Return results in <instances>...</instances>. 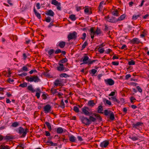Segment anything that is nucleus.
I'll use <instances>...</instances> for the list:
<instances>
[{"instance_id": "f257e3e1", "label": "nucleus", "mask_w": 149, "mask_h": 149, "mask_svg": "<svg viewBox=\"0 0 149 149\" xmlns=\"http://www.w3.org/2000/svg\"><path fill=\"white\" fill-rule=\"evenodd\" d=\"M86 116H83L81 120L82 123L86 125H89L92 123H94L97 121L99 122L102 121V118L100 115L94 112H81Z\"/></svg>"}, {"instance_id": "f03ea898", "label": "nucleus", "mask_w": 149, "mask_h": 149, "mask_svg": "<svg viewBox=\"0 0 149 149\" xmlns=\"http://www.w3.org/2000/svg\"><path fill=\"white\" fill-rule=\"evenodd\" d=\"M26 79L28 82H34L35 83L40 81V79L37 76L34 75L29 77L28 76L26 77Z\"/></svg>"}, {"instance_id": "7ed1b4c3", "label": "nucleus", "mask_w": 149, "mask_h": 149, "mask_svg": "<svg viewBox=\"0 0 149 149\" xmlns=\"http://www.w3.org/2000/svg\"><path fill=\"white\" fill-rule=\"evenodd\" d=\"M91 35L92 39H93L95 35L96 34L97 35H98L101 33V31L100 29L98 27H97L96 30L94 31L93 28H91L90 29Z\"/></svg>"}, {"instance_id": "20e7f679", "label": "nucleus", "mask_w": 149, "mask_h": 149, "mask_svg": "<svg viewBox=\"0 0 149 149\" xmlns=\"http://www.w3.org/2000/svg\"><path fill=\"white\" fill-rule=\"evenodd\" d=\"M17 131L19 134H22L21 137H24L26 136L27 133L29 132V130L26 128L24 129L23 127H20L18 128Z\"/></svg>"}, {"instance_id": "39448f33", "label": "nucleus", "mask_w": 149, "mask_h": 149, "mask_svg": "<svg viewBox=\"0 0 149 149\" xmlns=\"http://www.w3.org/2000/svg\"><path fill=\"white\" fill-rule=\"evenodd\" d=\"M104 19L107 21L109 22L113 23L117 22L116 18L113 17H110L108 15L105 17Z\"/></svg>"}, {"instance_id": "423d86ee", "label": "nucleus", "mask_w": 149, "mask_h": 149, "mask_svg": "<svg viewBox=\"0 0 149 149\" xmlns=\"http://www.w3.org/2000/svg\"><path fill=\"white\" fill-rule=\"evenodd\" d=\"M77 33L75 31L69 33L67 37L68 40L69 41L71 39H75L77 37Z\"/></svg>"}, {"instance_id": "0eeeda50", "label": "nucleus", "mask_w": 149, "mask_h": 149, "mask_svg": "<svg viewBox=\"0 0 149 149\" xmlns=\"http://www.w3.org/2000/svg\"><path fill=\"white\" fill-rule=\"evenodd\" d=\"M104 115L108 118H109L111 120H114L115 119L114 115L111 112H104Z\"/></svg>"}, {"instance_id": "6e6552de", "label": "nucleus", "mask_w": 149, "mask_h": 149, "mask_svg": "<svg viewBox=\"0 0 149 149\" xmlns=\"http://www.w3.org/2000/svg\"><path fill=\"white\" fill-rule=\"evenodd\" d=\"M51 3L56 6L57 9L59 10H61V3L56 0H52Z\"/></svg>"}, {"instance_id": "1a4fd4ad", "label": "nucleus", "mask_w": 149, "mask_h": 149, "mask_svg": "<svg viewBox=\"0 0 149 149\" xmlns=\"http://www.w3.org/2000/svg\"><path fill=\"white\" fill-rule=\"evenodd\" d=\"M130 42L132 44H138L141 42L140 40L138 38H135L130 40Z\"/></svg>"}, {"instance_id": "9d476101", "label": "nucleus", "mask_w": 149, "mask_h": 149, "mask_svg": "<svg viewBox=\"0 0 149 149\" xmlns=\"http://www.w3.org/2000/svg\"><path fill=\"white\" fill-rule=\"evenodd\" d=\"M104 81L106 84L109 86L113 85L115 83L114 81L111 79H106Z\"/></svg>"}, {"instance_id": "9b49d317", "label": "nucleus", "mask_w": 149, "mask_h": 149, "mask_svg": "<svg viewBox=\"0 0 149 149\" xmlns=\"http://www.w3.org/2000/svg\"><path fill=\"white\" fill-rule=\"evenodd\" d=\"M89 60V57L87 56H85L82 58V59L81 61H82L83 62L81 63L80 65H84L87 64V62Z\"/></svg>"}, {"instance_id": "f8f14e48", "label": "nucleus", "mask_w": 149, "mask_h": 149, "mask_svg": "<svg viewBox=\"0 0 149 149\" xmlns=\"http://www.w3.org/2000/svg\"><path fill=\"white\" fill-rule=\"evenodd\" d=\"M54 84L55 86H63L62 82L61 80L60 79H56L54 82Z\"/></svg>"}, {"instance_id": "ddd939ff", "label": "nucleus", "mask_w": 149, "mask_h": 149, "mask_svg": "<svg viewBox=\"0 0 149 149\" xmlns=\"http://www.w3.org/2000/svg\"><path fill=\"white\" fill-rule=\"evenodd\" d=\"M58 65H59V66H58L57 67V70L60 71H63L65 70V68L64 67V65L63 64L58 63Z\"/></svg>"}, {"instance_id": "4468645a", "label": "nucleus", "mask_w": 149, "mask_h": 149, "mask_svg": "<svg viewBox=\"0 0 149 149\" xmlns=\"http://www.w3.org/2000/svg\"><path fill=\"white\" fill-rule=\"evenodd\" d=\"M143 123L140 122H137L136 123H133L132 125V126L133 128L138 129L139 126L142 125Z\"/></svg>"}, {"instance_id": "2eb2a0df", "label": "nucleus", "mask_w": 149, "mask_h": 149, "mask_svg": "<svg viewBox=\"0 0 149 149\" xmlns=\"http://www.w3.org/2000/svg\"><path fill=\"white\" fill-rule=\"evenodd\" d=\"M51 106L49 104H47L44 107V111L45 112H49L51 111Z\"/></svg>"}, {"instance_id": "dca6fc26", "label": "nucleus", "mask_w": 149, "mask_h": 149, "mask_svg": "<svg viewBox=\"0 0 149 149\" xmlns=\"http://www.w3.org/2000/svg\"><path fill=\"white\" fill-rule=\"evenodd\" d=\"M109 141H105L100 143V146L101 147L106 148L109 145Z\"/></svg>"}, {"instance_id": "f3484780", "label": "nucleus", "mask_w": 149, "mask_h": 149, "mask_svg": "<svg viewBox=\"0 0 149 149\" xmlns=\"http://www.w3.org/2000/svg\"><path fill=\"white\" fill-rule=\"evenodd\" d=\"M45 14L46 15L50 16L51 17H53L54 15V13L51 10L47 11Z\"/></svg>"}, {"instance_id": "a211bd4d", "label": "nucleus", "mask_w": 149, "mask_h": 149, "mask_svg": "<svg viewBox=\"0 0 149 149\" xmlns=\"http://www.w3.org/2000/svg\"><path fill=\"white\" fill-rule=\"evenodd\" d=\"M66 43L64 41H60L58 43L57 45L59 46L60 48H63L65 46Z\"/></svg>"}, {"instance_id": "6ab92c4d", "label": "nucleus", "mask_w": 149, "mask_h": 149, "mask_svg": "<svg viewBox=\"0 0 149 149\" xmlns=\"http://www.w3.org/2000/svg\"><path fill=\"white\" fill-rule=\"evenodd\" d=\"M29 70L28 68L26 66H23L20 70H18V72H27Z\"/></svg>"}, {"instance_id": "aec40b11", "label": "nucleus", "mask_w": 149, "mask_h": 149, "mask_svg": "<svg viewBox=\"0 0 149 149\" xmlns=\"http://www.w3.org/2000/svg\"><path fill=\"white\" fill-rule=\"evenodd\" d=\"M109 99L112 100L113 102H116L118 103L120 102V101L118 100L115 96L112 97H109Z\"/></svg>"}, {"instance_id": "412c9836", "label": "nucleus", "mask_w": 149, "mask_h": 149, "mask_svg": "<svg viewBox=\"0 0 149 149\" xmlns=\"http://www.w3.org/2000/svg\"><path fill=\"white\" fill-rule=\"evenodd\" d=\"M36 96L37 97L38 99H39L40 97V93H41V90L39 88H37L36 90Z\"/></svg>"}, {"instance_id": "4be33fe9", "label": "nucleus", "mask_w": 149, "mask_h": 149, "mask_svg": "<svg viewBox=\"0 0 149 149\" xmlns=\"http://www.w3.org/2000/svg\"><path fill=\"white\" fill-rule=\"evenodd\" d=\"M27 89H28L29 90L31 91L33 93H34L36 91V90L34 89L33 87V86L32 85H30L29 86H28L27 88Z\"/></svg>"}, {"instance_id": "5701e85b", "label": "nucleus", "mask_w": 149, "mask_h": 149, "mask_svg": "<svg viewBox=\"0 0 149 149\" xmlns=\"http://www.w3.org/2000/svg\"><path fill=\"white\" fill-rule=\"evenodd\" d=\"M112 14L113 15L117 17L119 15V12L118 10L117 9L114 10L112 12Z\"/></svg>"}, {"instance_id": "b1692460", "label": "nucleus", "mask_w": 149, "mask_h": 149, "mask_svg": "<svg viewBox=\"0 0 149 149\" xmlns=\"http://www.w3.org/2000/svg\"><path fill=\"white\" fill-rule=\"evenodd\" d=\"M126 15L125 14H123L121 15L118 19H116L117 22L121 21L124 19Z\"/></svg>"}, {"instance_id": "393cba45", "label": "nucleus", "mask_w": 149, "mask_h": 149, "mask_svg": "<svg viewBox=\"0 0 149 149\" xmlns=\"http://www.w3.org/2000/svg\"><path fill=\"white\" fill-rule=\"evenodd\" d=\"M88 104L89 106L91 107H93L95 105V103L94 102V101L93 100L88 101Z\"/></svg>"}, {"instance_id": "a878e982", "label": "nucleus", "mask_w": 149, "mask_h": 149, "mask_svg": "<svg viewBox=\"0 0 149 149\" xmlns=\"http://www.w3.org/2000/svg\"><path fill=\"white\" fill-rule=\"evenodd\" d=\"M103 101L104 103L105 104H107L109 105H111V102L110 101L107 100L106 99L104 98L103 100Z\"/></svg>"}, {"instance_id": "bb28decb", "label": "nucleus", "mask_w": 149, "mask_h": 149, "mask_svg": "<svg viewBox=\"0 0 149 149\" xmlns=\"http://www.w3.org/2000/svg\"><path fill=\"white\" fill-rule=\"evenodd\" d=\"M33 11L35 15L36 16V17L38 19H40L41 18L40 14L36 11L35 8H34L33 9Z\"/></svg>"}, {"instance_id": "cd10ccee", "label": "nucleus", "mask_w": 149, "mask_h": 149, "mask_svg": "<svg viewBox=\"0 0 149 149\" xmlns=\"http://www.w3.org/2000/svg\"><path fill=\"white\" fill-rule=\"evenodd\" d=\"M69 139L70 141L72 142H75L76 140V138L73 135H72L70 136Z\"/></svg>"}, {"instance_id": "c85d7f7f", "label": "nucleus", "mask_w": 149, "mask_h": 149, "mask_svg": "<svg viewBox=\"0 0 149 149\" xmlns=\"http://www.w3.org/2000/svg\"><path fill=\"white\" fill-rule=\"evenodd\" d=\"M13 138V136L12 135H7L4 137V139L7 140L12 139Z\"/></svg>"}, {"instance_id": "c756f323", "label": "nucleus", "mask_w": 149, "mask_h": 149, "mask_svg": "<svg viewBox=\"0 0 149 149\" xmlns=\"http://www.w3.org/2000/svg\"><path fill=\"white\" fill-rule=\"evenodd\" d=\"M69 18L71 19V20L73 21H75L76 19L75 15L73 14L70 15L69 16Z\"/></svg>"}, {"instance_id": "7c9ffc66", "label": "nucleus", "mask_w": 149, "mask_h": 149, "mask_svg": "<svg viewBox=\"0 0 149 149\" xmlns=\"http://www.w3.org/2000/svg\"><path fill=\"white\" fill-rule=\"evenodd\" d=\"M63 132V130L62 128L59 127L57 129V132L58 134H61Z\"/></svg>"}, {"instance_id": "2f4dec72", "label": "nucleus", "mask_w": 149, "mask_h": 149, "mask_svg": "<svg viewBox=\"0 0 149 149\" xmlns=\"http://www.w3.org/2000/svg\"><path fill=\"white\" fill-rule=\"evenodd\" d=\"M60 77H65V78H67L68 77H69V76L66 73H62L60 75Z\"/></svg>"}, {"instance_id": "473e14b6", "label": "nucleus", "mask_w": 149, "mask_h": 149, "mask_svg": "<svg viewBox=\"0 0 149 149\" xmlns=\"http://www.w3.org/2000/svg\"><path fill=\"white\" fill-rule=\"evenodd\" d=\"M104 4V2L102 1L100 3L99 6V10L100 11H101L103 7L102 5Z\"/></svg>"}, {"instance_id": "72a5a7b5", "label": "nucleus", "mask_w": 149, "mask_h": 149, "mask_svg": "<svg viewBox=\"0 0 149 149\" xmlns=\"http://www.w3.org/2000/svg\"><path fill=\"white\" fill-rule=\"evenodd\" d=\"M45 124L47 126V127L49 129V130H52V128L50 124L47 122H45Z\"/></svg>"}, {"instance_id": "f704fd0d", "label": "nucleus", "mask_w": 149, "mask_h": 149, "mask_svg": "<svg viewBox=\"0 0 149 149\" xmlns=\"http://www.w3.org/2000/svg\"><path fill=\"white\" fill-rule=\"evenodd\" d=\"M1 149H10V148L7 146H3L1 145L0 146Z\"/></svg>"}, {"instance_id": "c9c22d12", "label": "nucleus", "mask_w": 149, "mask_h": 149, "mask_svg": "<svg viewBox=\"0 0 149 149\" xmlns=\"http://www.w3.org/2000/svg\"><path fill=\"white\" fill-rule=\"evenodd\" d=\"M88 43L87 41H86L83 44L82 46V50L84 49L88 45Z\"/></svg>"}, {"instance_id": "e433bc0d", "label": "nucleus", "mask_w": 149, "mask_h": 149, "mask_svg": "<svg viewBox=\"0 0 149 149\" xmlns=\"http://www.w3.org/2000/svg\"><path fill=\"white\" fill-rule=\"evenodd\" d=\"M68 61V59L66 58H63L62 60H61L59 62H61V63H63L66 62H67Z\"/></svg>"}, {"instance_id": "4c0bfd02", "label": "nucleus", "mask_w": 149, "mask_h": 149, "mask_svg": "<svg viewBox=\"0 0 149 149\" xmlns=\"http://www.w3.org/2000/svg\"><path fill=\"white\" fill-rule=\"evenodd\" d=\"M27 83L26 82H24L22 84H20L19 86L22 88L26 87L27 86Z\"/></svg>"}, {"instance_id": "58836bf2", "label": "nucleus", "mask_w": 149, "mask_h": 149, "mask_svg": "<svg viewBox=\"0 0 149 149\" xmlns=\"http://www.w3.org/2000/svg\"><path fill=\"white\" fill-rule=\"evenodd\" d=\"M46 142L47 143H50L51 144V145L52 146H56L57 145V144L56 143H54L52 141H50L49 140L47 141Z\"/></svg>"}, {"instance_id": "ea45409f", "label": "nucleus", "mask_w": 149, "mask_h": 149, "mask_svg": "<svg viewBox=\"0 0 149 149\" xmlns=\"http://www.w3.org/2000/svg\"><path fill=\"white\" fill-rule=\"evenodd\" d=\"M103 107L102 105H99L97 108L98 112H102L103 110Z\"/></svg>"}, {"instance_id": "a19ab883", "label": "nucleus", "mask_w": 149, "mask_h": 149, "mask_svg": "<svg viewBox=\"0 0 149 149\" xmlns=\"http://www.w3.org/2000/svg\"><path fill=\"white\" fill-rule=\"evenodd\" d=\"M142 33H141L140 36L142 38H144L146 35V31L145 30H144L142 32Z\"/></svg>"}, {"instance_id": "79ce46f5", "label": "nucleus", "mask_w": 149, "mask_h": 149, "mask_svg": "<svg viewBox=\"0 0 149 149\" xmlns=\"http://www.w3.org/2000/svg\"><path fill=\"white\" fill-rule=\"evenodd\" d=\"M95 61V60H91L90 59H89L88 61L87 62V64H88V65H90L94 63Z\"/></svg>"}, {"instance_id": "37998d69", "label": "nucleus", "mask_w": 149, "mask_h": 149, "mask_svg": "<svg viewBox=\"0 0 149 149\" xmlns=\"http://www.w3.org/2000/svg\"><path fill=\"white\" fill-rule=\"evenodd\" d=\"M19 125V123L17 122H15L12 123L11 126L14 127H16Z\"/></svg>"}, {"instance_id": "c03bdc74", "label": "nucleus", "mask_w": 149, "mask_h": 149, "mask_svg": "<svg viewBox=\"0 0 149 149\" xmlns=\"http://www.w3.org/2000/svg\"><path fill=\"white\" fill-rule=\"evenodd\" d=\"M140 16V15H133L132 17V19L134 20H135L137 19Z\"/></svg>"}, {"instance_id": "a18cd8bd", "label": "nucleus", "mask_w": 149, "mask_h": 149, "mask_svg": "<svg viewBox=\"0 0 149 149\" xmlns=\"http://www.w3.org/2000/svg\"><path fill=\"white\" fill-rule=\"evenodd\" d=\"M129 138L132 139L133 141H135L138 139L139 138L134 136H130Z\"/></svg>"}, {"instance_id": "49530a36", "label": "nucleus", "mask_w": 149, "mask_h": 149, "mask_svg": "<svg viewBox=\"0 0 149 149\" xmlns=\"http://www.w3.org/2000/svg\"><path fill=\"white\" fill-rule=\"evenodd\" d=\"M54 52V50L53 49H51L48 51V53L50 56H51Z\"/></svg>"}, {"instance_id": "de8ad7c7", "label": "nucleus", "mask_w": 149, "mask_h": 149, "mask_svg": "<svg viewBox=\"0 0 149 149\" xmlns=\"http://www.w3.org/2000/svg\"><path fill=\"white\" fill-rule=\"evenodd\" d=\"M88 108L86 107H84L82 108V112H88Z\"/></svg>"}, {"instance_id": "09e8293b", "label": "nucleus", "mask_w": 149, "mask_h": 149, "mask_svg": "<svg viewBox=\"0 0 149 149\" xmlns=\"http://www.w3.org/2000/svg\"><path fill=\"white\" fill-rule=\"evenodd\" d=\"M130 100L131 102L132 103L134 102L136 100V99L133 96H131L130 97Z\"/></svg>"}, {"instance_id": "8fccbe9b", "label": "nucleus", "mask_w": 149, "mask_h": 149, "mask_svg": "<svg viewBox=\"0 0 149 149\" xmlns=\"http://www.w3.org/2000/svg\"><path fill=\"white\" fill-rule=\"evenodd\" d=\"M128 63L129 65H133L135 64V62L133 60H132L129 61Z\"/></svg>"}, {"instance_id": "3c124183", "label": "nucleus", "mask_w": 149, "mask_h": 149, "mask_svg": "<svg viewBox=\"0 0 149 149\" xmlns=\"http://www.w3.org/2000/svg\"><path fill=\"white\" fill-rule=\"evenodd\" d=\"M45 21L47 22H50L51 20V18L49 17H48L45 18Z\"/></svg>"}, {"instance_id": "603ef678", "label": "nucleus", "mask_w": 149, "mask_h": 149, "mask_svg": "<svg viewBox=\"0 0 149 149\" xmlns=\"http://www.w3.org/2000/svg\"><path fill=\"white\" fill-rule=\"evenodd\" d=\"M104 49L103 48H99L98 49V52L101 54L103 53L104 52Z\"/></svg>"}, {"instance_id": "864d4df0", "label": "nucleus", "mask_w": 149, "mask_h": 149, "mask_svg": "<svg viewBox=\"0 0 149 149\" xmlns=\"http://www.w3.org/2000/svg\"><path fill=\"white\" fill-rule=\"evenodd\" d=\"M73 110L75 112H79V109L78 107L74 106L73 108Z\"/></svg>"}, {"instance_id": "5fc2aeb1", "label": "nucleus", "mask_w": 149, "mask_h": 149, "mask_svg": "<svg viewBox=\"0 0 149 149\" xmlns=\"http://www.w3.org/2000/svg\"><path fill=\"white\" fill-rule=\"evenodd\" d=\"M27 75V73L25 72H23V73L20 74H18L19 76L23 77V76H26Z\"/></svg>"}, {"instance_id": "6e6d98bb", "label": "nucleus", "mask_w": 149, "mask_h": 149, "mask_svg": "<svg viewBox=\"0 0 149 149\" xmlns=\"http://www.w3.org/2000/svg\"><path fill=\"white\" fill-rule=\"evenodd\" d=\"M51 91L53 94H55L57 93V90L56 89H54L53 88H52L51 89Z\"/></svg>"}, {"instance_id": "4d7b16f0", "label": "nucleus", "mask_w": 149, "mask_h": 149, "mask_svg": "<svg viewBox=\"0 0 149 149\" xmlns=\"http://www.w3.org/2000/svg\"><path fill=\"white\" fill-rule=\"evenodd\" d=\"M37 71L35 69H34L30 71L29 72V73L30 74H32L33 72H37Z\"/></svg>"}, {"instance_id": "13d9d810", "label": "nucleus", "mask_w": 149, "mask_h": 149, "mask_svg": "<svg viewBox=\"0 0 149 149\" xmlns=\"http://www.w3.org/2000/svg\"><path fill=\"white\" fill-rule=\"evenodd\" d=\"M131 77V75L130 74H127L125 76V79L128 80L129 78Z\"/></svg>"}, {"instance_id": "bf43d9fd", "label": "nucleus", "mask_w": 149, "mask_h": 149, "mask_svg": "<svg viewBox=\"0 0 149 149\" xmlns=\"http://www.w3.org/2000/svg\"><path fill=\"white\" fill-rule=\"evenodd\" d=\"M136 88L138 89V91L140 93H141L142 91V89L141 88V87L138 86L136 87Z\"/></svg>"}, {"instance_id": "052dcab7", "label": "nucleus", "mask_w": 149, "mask_h": 149, "mask_svg": "<svg viewBox=\"0 0 149 149\" xmlns=\"http://www.w3.org/2000/svg\"><path fill=\"white\" fill-rule=\"evenodd\" d=\"M82 36H83V37H82L81 38L83 40H85V38L86 37V34L85 33H84L83 34Z\"/></svg>"}, {"instance_id": "680f3d73", "label": "nucleus", "mask_w": 149, "mask_h": 149, "mask_svg": "<svg viewBox=\"0 0 149 149\" xmlns=\"http://www.w3.org/2000/svg\"><path fill=\"white\" fill-rule=\"evenodd\" d=\"M6 88H0V93L1 94H3V93L2 92V91H3L4 90H6Z\"/></svg>"}, {"instance_id": "e2e57ef3", "label": "nucleus", "mask_w": 149, "mask_h": 149, "mask_svg": "<svg viewBox=\"0 0 149 149\" xmlns=\"http://www.w3.org/2000/svg\"><path fill=\"white\" fill-rule=\"evenodd\" d=\"M119 62H118L113 61L112 62V64L114 65H119Z\"/></svg>"}, {"instance_id": "0e129e2a", "label": "nucleus", "mask_w": 149, "mask_h": 149, "mask_svg": "<svg viewBox=\"0 0 149 149\" xmlns=\"http://www.w3.org/2000/svg\"><path fill=\"white\" fill-rule=\"evenodd\" d=\"M121 49H125V50L127 49V46L125 45H123L121 47Z\"/></svg>"}, {"instance_id": "69168bd1", "label": "nucleus", "mask_w": 149, "mask_h": 149, "mask_svg": "<svg viewBox=\"0 0 149 149\" xmlns=\"http://www.w3.org/2000/svg\"><path fill=\"white\" fill-rule=\"evenodd\" d=\"M115 92H112L109 94L108 95L109 96H113L115 95Z\"/></svg>"}, {"instance_id": "338daca9", "label": "nucleus", "mask_w": 149, "mask_h": 149, "mask_svg": "<svg viewBox=\"0 0 149 149\" xmlns=\"http://www.w3.org/2000/svg\"><path fill=\"white\" fill-rule=\"evenodd\" d=\"M61 50L59 49H58L55 52V53L56 54H58L60 53L61 52Z\"/></svg>"}, {"instance_id": "774afa93", "label": "nucleus", "mask_w": 149, "mask_h": 149, "mask_svg": "<svg viewBox=\"0 0 149 149\" xmlns=\"http://www.w3.org/2000/svg\"><path fill=\"white\" fill-rule=\"evenodd\" d=\"M96 72L97 70L95 69H92L91 70V72L93 74H94Z\"/></svg>"}]
</instances>
